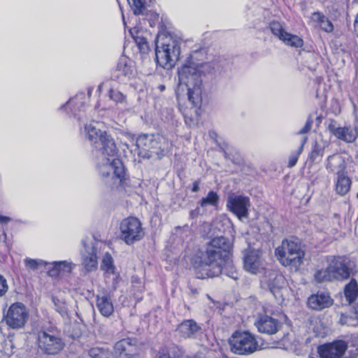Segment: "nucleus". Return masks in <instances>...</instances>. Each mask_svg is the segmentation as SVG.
Segmentation results:
<instances>
[{"instance_id": "obj_60", "label": "nucleus", "mask_w": 358, "mask_h": 358, "mask_svg": "<svg viewBox=\"0 0 358 358\" xmlns=\"http://www.w3.org/2000/svg\"><path fill=\"white\" fill-rule=\"evenodd\" d=\"M357 29H358V27H357Z\"/></svg>"}, {"instance_id": "obj_29", "label": "nucleus", "mask_w": 358, "mask_h": 358, "mask_svg": "<svg viewBox=\"0 0 358 358\" xmlns=\"http://www.w3.org/2000/svg\"><path fill=\"white\" fill-rule=\"evenodd\" d=\"M352 180L348 176H336L335 180V192L339 196H345L350 190L352 186Z\"/></svg>"}, {"instance_id": "obj_25", "label": "nucleus", "mask_w": 358, "mask_h": 358, "mask_svg": "<svg viewBox=\"0 0 358 358\" xmlns=\"http://www.w3.org/2000/svg\"><path fill=\"white\" fill-rule=\"evenodd\" d=\"M129 32L139 52L143 55L148 54L150 51V47L145 36V32L137 27L131 29Z\"/></svg>"}, {"instance_id": "obj_39", "label": "nucleus", "mask_w": 358, "mask_h": 358, "mask_svg": "<svg viewBox=\"0 0 358 358\" xmlns=\"http://www.w3.org/2000/svg\"><path fill=\"white\" fill-rule=\"evenodd\" d=\"M268 28L271 34L277 37L280 41L287 33V31L285 29L282 24L276 20L270 22Z\"/></svg>"}, {"instance_id": "obj_37", "label": "nucleus", "mask_w": 358, "mask_h": 358, "mask_svg": "<svg viewBox=\"0 0 358 358\" xmlns=\"http://www.w3.org/2000/svg\"><path fill=\"white\" fill-rule=\"evenodd\" d=\"M314 279L318 283L334 280L331 269L329 268V264L325 268L317 270L314 274Z\"/></svg>"}, {"instance_id": "obj_33", "label": "nucleus", "mask_w": 358, "mask_h": 358, "mask_svg": "<svg viewBox=\"0 0 358 358\" xmlns=\"http://www.w3.org/2000/svg\"><path fill=\"white\" fill-rule=\"evenodd\" d=\"M220 201V196L217 192L214 191H210L208 194L203 197L199 204L201 207L204 208L206 206L217 207Z\"/></svg>"}, {"instance_id": "obj_11", "label": "nucleus", "mask_w": 358, "mask_h": 358, "mask_svg": "<svg viewBox=\"0 0 358 358\" xmlns=\"http://www.w3.org/2000/svg\"><path fill=\"white\" fill-rule=\"evenodd\" d=\"M346 352L347 344L342 339H335L317 347V353L320 358H344Z\"/></svg>"}, {"instance_id": "obj_3", "label": "nucleus", "mask_w": 358, "mask_h": 358, "mask_svg": "<svg viewBox=\"0 0 358 358\" xmlns=\"http://www.w3.org/2000/svg\"><path fill=\"white\" fill-rule=\"evenodd\" d=\"M208 63L190 64L178 69L179 83L176 90L178 101L187 96L192 105L199 108L202 103L203 80L201 76L212 72Z\"/></svg>"}, {"instance_id": "obj_12", "label": "nucleus", "mask_w": 358, "mask_h": 358, "mask_svg": "<svg viewBox=\"0 0 358 358\" xmlns=\"http://www.w3.org/2000/svg\"><path fill=\"white\" fill-rule=\"evenodd\" d=\"M83 249L80 251L81 263L87 272L96 269L98 258L95 241L86 237L82 240Z\"/></svg>"}, {"instance_id": "obj_26", "label": "nucleus", "mask_w": 358, "mask_h": 358, "mask_svg": "<svg viewBox=\"0 0 358 358\" xmlns=\"http://www.w3.org/2000/svg\"><path fill=\"white\" fill-rule=\"evenodd\" d=\"M310 21L316 23L321 29L327 33L334 31V27L332 22L322 12L315 11L309 17Z\"/></svg>"}, {"instance_id": "obj_59", "label": "nucleus", "mask_w": 358, "mask_h": 358, "mask_svg": "<svg viewBox=\"0 0 358 358\" xmlns=\"http://www.w3.org/2000/svg\"><path fill=\"white\" fill-rule=\"evenodd\" d=\"M357 197L358 198V193L357 194Z\"/></svg>"}, {"instance_id": "obj_31", "label": "nucleus", "mask_w": 358, "mask_h": 358, "mask_svg": "<svg viewBox=\"0 0 358 358\" xmlns=\"http://www.w3.org/2000/svg\"><path fill=\"white\" fill-rule=\"evenodd\" d=\"M280 41L285 45L292 48H299L303 47V40L302 38L287 31Z\"/></svg>"}, {"instance_id": "obj_5", "label": "nucleus", "mask_w": 358, "mask_h": 358, "mask_svg": "<svg viewBox=\"0 0 358 358\" xmlns=\"http://www.w3.org/2000/svg\"><path fill=\"white\" fill-rule=\"evenodd\" d=\"M275 255L284 266L296 268L303 263L305 252L301 241L297 238L292 237L282 241V245L275 248Z\"/></svg>"}, {"instance_id": "obj_8", "label": "nucleus", "mask_w": 358, "mask_h": 358, "mask_svg": "<svg viewBox=\"0 0 358 358\" xmlns=\"http://www.w3.org/2000/svg\"><path fill=\"white\" fill-rule=\"evenodd\" d=\"M63 339L52 331H43L38 335V348L45 354L55 355L64 348Z\"/></svg>"}, {"instance_id": "obj_41", "label": "nucleus", "mask_w": 358, "mask_h": 358, "mask_svg": "<svg viewBox=\"0 0 358 358\" xmlns=\"http://www.w3.org/2000/svg\"><path fill=\"white\" fill-rule=\"evenodd\" d=\"M131 289L133 294L137 301H141V297L139 294H141L144 290V285L142 280L137 276H132L131 278Z\"/></svg>"}, {"instance_id": "obj_56", "label": "nucleus", "mask_w": 358, "mask_h": 358, "mask_svg": "<svg viewBox=\"0 0 358 358\" xmlns=\"http://www.w3.org/2000/svg\"><path fill=\"white\" fill-rule=\"evenodd\" d=\"M247 169H248V173L250 169V166L249 165H248Z\"/></svg>"}, {"instance_id": "obj_13", "label": "nucleus", "mask_w": 358, "mask_h": 358, "mask_svg": "<svg viewBox=\"0 0 358 358\" xmlns=\"http://www.w3.org/2000/svg\"><path fill=\"white\" fill-rule=\"evenodd\" d=\"M135 72V68L133 62L125 56L120 57L115 69L111 72V79L124 83L127 80L131 78Z\"/></svg>"}, {"instance_id": "obj_57", "label": "nucleus", "mask_w": 358, "mask_h": 358, "mask_svg": "<svg viewBox=\"0 0 358 358\" xmlns=\"http://www.w3.org/2000/svg\"><path fill=\"white\" fill-rule=\"evenodd\" d=\"M160 88H161V90H164V86H161V87H160Z\"/></svg>"}, {"instance_id": "obj_10", "label": "nucleus", "mask_w": 358, "mask_h": 358, "mask_svg": "<svg viewBox=\"0 0 358 358\" xmlns=\"http://www.w3.org/2000/svg\"><path fill=\"white\" fill-rule=\"evenodd\" d=\"M327 129L332 136L345 143H353L358 138V127L357 125L345 124L341 127L336 120H330Z\"/></svg>"}, {"instance_id": "obj_15", "label": "nucleus", "mask_w": 358, "mask_h": 358, "mask_svg": "<svg viewBox=\"0 0 358 358\" xmlns=\"http://www.w3.org/2000/svg\"><path fill=\"white\" fill-rule=\"evenodd\" d=\"M261 251L255 250L248 244V273L258 275H266L268 272L261 261Z\"/></svg>"}, {"instance_id": "obj_43", "label": "nucleus", "mask_w": 358, "mask_h": 358, "mask_svg": "<svg viewBox=\"0 0 358 358\" xmlns=\"http://www.w3.org/2000/svg\"><path fill=\"white\" fill-rule=\"evenodd\" d=\"M338 164L336 165V176H342L348 175L347 164L342 157H338Z\"/></svg>"}, {"instance_id": "obj_34", "label": "nucleus", "mask_w": 358, "mask_h": 358, "mask_svg": "<svg viewBox=\"0 0 358 358\" xmlns=\"http://www.w3.org/2000/svg\"><path fill=\"white\" fill-rule=\"evenodd\" d=\"M52 301L54 305L55 310L61 315L64 316L68 313L67 303L61 295H53Z\"/></svg>"}, {"instance_id": "obj_52", "label": "nucleus", "mask_w": 358, "mask_h": 358, "mask_svg": "<svg viewBox=\"0 0 358 358\" xmlns=\"http://www.w3.org/2000/svg\"><path fill=\"white\" fill-rule=\"evenodd\" d=\"M243 266L245 267L246 266V255H244L243 257Z\"/></svg>"}, {"instance_id": "obj_48", "label": "nucleus", "mask_w": 358, "mask_h": 358, "mask_svg": "<svg viewBox=\"0 0 358 358\" xmlns=\"http://www.w3.org/2000/svg\"><path fill=\"white\" fill-rule=\"evenodd\" d=\"M268 287L271 292L274 294L278 289V287L274 285L273 282H271L270 280L267 283Z\"/></svg>"}, {"instance_id": "obj_54", "label": "nucleus", "mask_w": 358, "mask_h": 358, "mask_svg": "<svg viewBox=\"0 0 358 358\" xmlns=\"http://www.w3.org/2000/svg\"><path fill=\"white\" fill-rule=\"evenodd\" d=\"M103 84H101V85H100L99 86V87H98L99 91H101V88H102V87H103Z\"/></svg>"}, {"instance_id": "obj_2", "label": "nucleus", "mask_w": 358, "mask_h": 358, "mask_svg": "<svg viewBox=\"0 0 358 358\" xmlns=\"http://www.w3.org/2000/svg\"><path fill=\"white\" fill-rule=\"evenodd\" d=\"M231 243L224 236L213 238L196 255L192 264L198 278H214L221 273L236 280L237 272L229 259Z\"/></svg>"}, {"instance_id": "obj_40", "label": "nucleus", "mask_w": 358, "mask_h": 358, "mask_svg": "<svg viewBox=\"0 0 358 358\" xmlns=\"http://www.w3.org/2000/svg\"><path fill=\"white\" fill-rule=\"evenodd\" d=\"M90 358H112L113 355L108 348L95 347L90 350Z\"/></svg>"}, {"instance_id": "obj_47", "label": "nucleus", "mask_w": 358, "mask_h": 358, "mask_svg": "<svg viewBox=\"0 0 358 358\" xmlns=\"http://www.w3.org/2000/svg\"><path fill=\"white\" fill-rule=\"evenodd\" d=\"M156 358H171V357L169 355L168 350L166 348H163L159 352Z\"/></svg>"}, {"instance_id": "obj_14", "label": "nucleus", "mask_w": 358, "mask_h": 358, "mask_svg": "<svg viewBox=\"0 0 358 358\" xmlns=\"http://www.w3.org/2000/svg\"><path fill=\"white\" fill-rule=\"evenodd\" d=\"M255 326L259 333L273 335L282 327V322L266 314H259L255 320Z\"/></svg>"}, {"instance_id": "obj_35", "label": "nucleus", "mask_w": 358, "mask_h": 358, "mask_svg": "<svg viewBox=\"0 0 358 358\" xmlns=\"http://www.w3.org/2000/svg\"><path fill=\"white\" fill-rule=\"evenodd\" d=\"M108 96L109 99L116 104H120L124 106H127L128 105L127 95L117 90L110 87L108 92Z\"/></svg>"}, {"instance_id": "obj_50", "label": "nucleus", "mask_w": 358, "mask_h": 358, "mask_svg": "<svg viewBox=\"0 0 358 358\" xmlns=\"http://www.w3.org/2000/svg\"><path fill=\"white\" fill-rule=\"evenodd\" d=\"M199 190V182L198 181H195L193 183L192 191L193 192H197Z\"/></svg>"}, {"instance_id": "obj_42", "label": "nucleus", "mask_w": 358, "mask_h": 358, "mask_svg": "<svg viewBox=\"0 0 358 358\" xmlns=\"http://www.w3.org/2000/svg\"><path fill=\"white\" fill-rule=\"evenodd\" d=\"M306 141H307V137H303L301 141V145L299 147L298 150L291 154V155L289 158V162H288V164H287V166L289 168L294 167L296 164L298 159H299V157L303 151V146H304L305 143H306Z\"/></svg>"}, {"instance_id": "obj_51", "label": "nucleus", "mask_w": 358, "mask_h": 358, "mask_svg": "<svg viewBox=\"0 0 358 358\" xmlns=\"http://www.w3.org/2000/svg\"><path fill=\"white\" fill-rule=\"evenodd\" d=\"M353 313L357 319H358V305L353 307Z\"/></svg>"}, {"instance_id": "obj_46", "label": "nucleus", "mask_w": 358, "mask_h": 358, "mask_svg": "<svg viewBox=\"0 0 358 358\" xmlns=\"http://www.w3.org/2000/svg\"><path fill=\"white\" fill-rule=\"evenodd\" d=\"M8 289L7 281L5 278L0 274V297L5 295Z\"/></svg>"}, {"instance_id": "obj_44", "label": "nucleus", "mask_w": 358, "mask_h": 358, "mask_svg": "<svg viewBox=\"0 0 358 358\" xmlns=\"http://www.w3.org/2000/svg\"><path fill=\"white\" fill-rule=\"evenodd\" d=\"M127 1L135 15H139L143 12L144 3L141 0H127Z\"/></svg>"}, {"instance_id": "obj_17", "label": "nucleus", "mask_w": 358, "mask_h": 358, "mask_svg": "<svg viewBox=\"0 0 358 358\" xmlns=\"http://www.w3.org/2000/svg\"><path fill=\"white\" fill-rule=\"evenodd\" d=\"M91 91L89 90L87 94L80 92L77 94L74 97L70 99L69 101L63 105L60 109L67 110L71 108V113L74 116H77L78 119L80 120L82 115L79 113L85 112L86 108V103L88 102Z\"/></svg>"}, {"instance_id": "obj_58", "label": "nucleus", "mask_w": 358, "mask_h": 358, "mask_svg": "<svg viewBox=\"0 0 358 358\" xmlns=\"http://www.w3.org/2000/svg\"><path fill=\"white\" fill-rule=\"evenodd\" d=\"M327 169L329 170V164L327 165Z\"/></svg>"}, {"instance_id": "obj_18", "label": "nucleus", "mask_w": 358, "mask_h": 358, "mask_svg": "<svg viewBox=\"0 0 358 358\" xmlns=\"http://www.w3.org/2000/svg\"><path fill=\"white\" fill-rule=\"evenodd\" d=\"M173 144L165 135L160 134H154L152 157L158 159H162L169 152H171Z\"/></svg>"}, {"instance_id": "obj_24", "label": "nucleus", "mask_w": 358, "mask_h": 358, "mask_svg": "<svg viewBox=\"0 0 358 358\" xmlns=\"http://www.w3.org/2000/svg\"><path fill=\"white\" fill-rule=\"evenodd\" d=\"M96 306L100 313L104 317H108L113 313V304L108 294L104 293L98 294Z\"/></svg>"}, {"instance_id": "obj_27", "label": "nucleus", "mask_w": 358, "mask_h": 358, "mask_svg": "<svg viewBox=\"0 0 358 358\" xmlns=\"http://www.w3.org/2000/svg\"><path fill=\"white\" fill-rule=\"evenodd\" d=\"M73 268L71 262L60 261L49 263L48 274L51 277H57L62 273H70Z\"/></svg>"}, {"instance_id": "obj_23", "label": "nucleus", "mask_w": 358, "mask_h": 358, "mask_svg": "<svg viewBox=\"0 0 358 358\" xmlns=\"http://www.w3.org/2000/svg\"><path fill=\"white\" fill-rule=\"evenodd\" d=\"M231 351L237 355L246 352V331H236L229 339Z\"/></svg>"}, {"instance_id": "obj_30", "label": "nucleus", "mask_w": 358, "mask_h": 358, "mask_svg": "<svg viewBox=\"0 0 358 358\" xmlns=\"http://www.w3.org/2000/svg\"><path fill=\"white\" fill-rule=\"evenodd\" d=\"M264 349L265 347L262 338L248 331V355Z\"/></svg>"}, {"instance_id": "obj_22", "label": "nucleus", "mask_w": 358, "mask_h": 358, "mask_svg": "<svg viewBox=\"0 0 358 358\" xmlns=\"http://www.w3.org/2000/svg\"><path fill=\"white\" fill-rule=\"evenodd\" d=\"M227 206L239 220L246 217V197L231 194L229 196Z\"/></svg>"}, {"instance_id": "obj_53", "label": "nucleus", "mask_w": 358, "mask_h": 358, "mask_svg": "<svg viewBox=\"0 0 358 358\" xmlns=\"http://www.w3.org/2000/svg\"><path fill=\"white\" fill-rule=\"evenodd\" d=\"M247 205H248V215H249V206H250V203H249V198L248 197V203H247Z\"/></svg>"}, {"instance_id": "obj_16", "label": "nucleus", "mask_w": 358, "mask_h": 358, "mask_svg": "<svg viewBox=\"0 0 358 358\" xmlns=\"http://www.w3.org/2000/svg\"><path fill=\"white\" fill-rule=\"evenodd\" d=\"M334 304V299L328 291L319 290L308 296L307 305L309 308L315 311H322L330 308Z\"/></svg>"}, {"instance_id": "obj_1", "label": "nucleus", "mask_w": 358, "mask_h": 358, "mask_svg": "<svg viewBox=\"0 0 358 358\" xmlns=\"http://www.w3.org/2000/svg\"><path fill=\"white\" fill-rule=\"evenodd\" d=\"M96 124L97 122L86 124L82 132L96 150V171L100 180L121 196L127 193L124 166L117 157L113 138Z\"/></svg>"}, {"instance_id": "obj_20", "label": "nucleus", "mask_w": 358, "mask_h": 358, "mask_svg": "<svg viewBox=\"0 0 358 358\" xmlns=\"http://www.w3.org/2000/svg\"><path fill=\"white\" fill-rule=\"evenodd\" d=\"M154 134L139 135L136 139L135 146L138 156L143 158L152 157Z\"/></svg>"}, {"instance_id": "obj_55", "label": "nucleus", "mask_w": 358, "mask_h": 358, "mask_svg": "<svg viewBox=\"0 0 358 358\" xmlns=\"http://www.w3.org/2000/svg\"><path fill=\"white\" fill-rule=\"evenodd\" d=\"M267 224L268 225L269 228L271 229V231H272V226L271 224H269L268 222H267Z\"/></svg>"}, {"instance_id": "obj_36", "label": "nucleus", "mask_w": 358, "mask_h": 358, "mask_svg": "<svg viewBox=\"0 0 358 358\" xmlns=\"http://www.w3.org/2000/svg\"><path fill=\"white\" fill-rule=\"evenodd\" d=\"M101 267L107 275L113 274L115 275V278H117V275L115 273V267L113 265V258L109 253L106 252L103 255Z\"/></svg>"}, {"instance_id": "obj_28", "label": "nucleus", "mask_w": 358, "mask_h": 358, "mask_svg": "<svg viewBox=\"0 0 358 358\" xmlns=\"http://www.w3.org/2000/svg\"><path fill=\"white\" fill-rule=\"evenodd\" d=\"M349 280L343 288V294L348 303L352 304L358 298V282L355 277Z\"/></svg>"}, {"instance_id": "obj_45", "label": "nucleus", "mask_w": 358, "mask_h": 358, "mask_svg": "<svg viewBox=\"0 0 358 358\" xmlns=\"http://www.w3.org/2000/svg\"><path fill=\"white\" fill-rule=\"evenodd\" d=\"M313 122V120L312 116L310 115L308 116V117L307 118L305 125L303 126V127L301 129H300L297 132V134L301 135V134H305L308 133L311 129Z\"/></svg>"}, {"instance_id": "obj_32", "label": "nucleus", "mask_w": 358, "mask_h": 358, "mask_svg": "<svg viewBox=\"0 0 358 358\" xmlns=\"http://www.w3.org/2000/svg\"><path fill=\"white\" fill-rule=\"evenodd\" d=\"M324 146L320 144L317 141L312 143L311 152L309 154L308 159L310 163L314 164L321 160L324 155Z\"/></svg>"}, {"instance_id": "obj_7", "label": "nucleus", "mask_w": 358, "mask_h": 358, "mask_svg": "<svg viewBox=\"0 0 358 358\" xmlns=\"http://www.w3.org/2000/svg\"><path fill=\"white\" fill-rule=\"evenodd\" d=\"M120 232V239L128 245L140 241L145 236L141 222L134 217H129L121 221Z\"/></svg>"}, {"instance_id": "obj_49", "label": "nucleus", "mask_w": 358, "mask_h": 358, "mask_svg": "<svg viewBox=\"0 0 358 358\" xmlns=\"http://www.w3.org/2000/svg\"><path fill=\"white\" fill-rule=\"evenodd\" d=\"M11 221V218L4 215H0V223L1 224H8Z\"/></svg>"}, {"instance_id": "obj_38", "label": "nucleus", "mask_w": 358, "mask_h": 358, "mask_svg": "<svg viewBox=\"0 0 358 358\" xmlns=\"http://www.w3.org/2000/svg\"><path fill=\"white\" fill-rule=\"evenodd\" d=\"M24 266L28 271H36L42 267L49 266V263L42 259L27 257L24 260Z\"/></svg>"}, {"instance_id": "obj_4", "label": "nucleus", "mask_w": 358, "mask_h": 358, "mask_svg": "<svg viewBox=\"0 0 358 358\" xmlns=\"http://www.w3.org/2000/svg\"><path fill=\"white\" fill-rule=\"evenodd\" d=\"M155 55L157 64L164 69L173 67L180 56L178 41L171 35L159 33L155 39Z\"/></svg>"}, {"instance_id": "obj_6", "label": "nucleus", "mask_w": 358, "mask_h": 358, "mask_svg": "<svg viewBox=\"0 0 358 358\" xmlns=\"http://www.w3.org/2000/svg\"><path fill=\"white\" fill-rule=\"evenodd\" d=\"M333 278L343 282L349 280L357 274L356 264L347 256H334L329 264Z\"/></svg>"}, {"instance_id": "obj_21", "label": "nucleus", "mask_w": 358, "mask_h": 358, "mask_svg": "<svg viewBox=\"0 0 358 358\" xmlns=\"http://www.w3.org/2000/svg\"><path fill=\"white\" fill-rule=\"evenodd\" d=\"M201 327L194 320H185L176 329L178 334L183 338H195L201 333Z\"/></svg>"}, {"instance_id": "obj_19", "label": "nucleus", "mask_w": 358, "mask_h": 358, "mask_svg": "<svg viewBox=\"0 0 358 358\" xmlns=\"http://www.w3.org/2000/svg\"><path fill=\"white\" fill-rule=\"evenodd\" d=\"M137 353L136 344L131 339H122L117 341L113 348V357L115 358H132Z\"/></svg>"}, {"instance_id": "obj_9", "label": "nucleus", "mask_w": 358, "mask_h": 358, "mask_svg": "<svg viewBox=\"0 0 358 358\" xmlns=\"http://www.w3.org/2000/svg\"><path fill=\"white\" fill-rule=\"evenodd\" d=\"M29 313L22 303H13L3 316L6 324L13 329L23 328L29 318Z\"/></svg>"}]
</instances>
